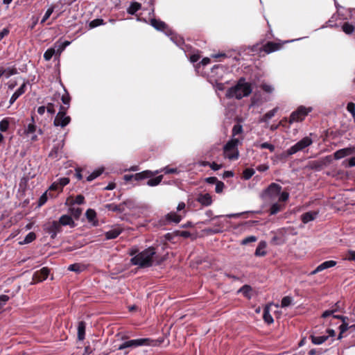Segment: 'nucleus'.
I'll return each mask as SVG.
<instances>
[{
    "label": "nucleus",
    "instance_id": "nucleus-1",
    "mask_svg": "<svg viewBox=\"0 0 355 355\" xmlns=\"http://www.w3.org/2000/svg\"><path fill=\"white\" fill-rule=\"evenodd\" d=\"M251 92V85L245 82L244 78H241L235 86L227 91L226 96L230 98L241 99L243 97L248 96Z\"/></svg>",
    "mask_w": 355,
    "mask_h": 355
},
{
    "label": "nucleus",
    "instance_id": "nucleus-2",
    "mask_svg": "<svg viewBox=\"0 0 355 355\" xmlns=\"http://www.w3.org/2000/svg\"><path fill=\"white\" fill-rule=\"evenodd\" d=\"M155 254V249L150 247L133 257L131 259V263L141 268L150 267L153 265V257Z\"/></svg>",
    "mask_w": 355,
    "mask_h": 355
},
{
    "label": "nucleus",
    "instance_id": "nucleus-3",
    "mask_svg": "<svg viewBox=\"0 0 355 355\" xmlns=\"http://www.w3.org/2000/svg\"><path fill=\"white\" fill-rule=\"evenodd\" d=\"M239 143V139L236 138H233L229 141L223 148L224 156L229 159H237L239 157L237 149Z\"/></svg>",
    "mask_w": 355,
    "mask_h": 355
},
{
    "label": "nucleus",
    "instance_id": "nucleus-4",
    "mask_svg": "<svg viewBox=\"0 0 355 355\" xmlns=\"http://www.w3.org/2000/svg\"><path fill=\"white\" fill-rule=\"evenodd\" d=\"M67 109L68 107H65V106H60L59 112L56 114L53 121L54 126L64 128L70 123L71 117L67 115Z\"/></svg>",
    "mask_w": 355,
    "mask_h": 355
},
{
    "label": "nucleus",
    "instance_id": "nucleus-5",
    "mask_svg": "<svg viewBox=\"0 0 355 355\" xmlns=\"http://www.w3.org/2000/svg\"><path fill=\"white\" fill-rule=\"evenodd\" d=\"M153 342L150 338H138L123 342L117 347L118 350H123L126 348H136L139 346L150 345Z\"/></svg>",
    "mask_w": 355,
    "mask_h": 355
},
{
    "label": "nucleus",
    "instance_id": "nucleus-6",
    "mask_svg": "<svg viewBox=\"0 0 355 355\" xmlns=\"http://www.w3.org/2000/svg\"><path fill=\"white\" fill-rule=\"evenodd\" d=\"M313 143L312 139L309 137H305L297 142L287 150V155H292L296 153L303 150L306 147L311 146Z\"/></svg>",
    "mask_w": 355,
    "mask_h": 355
},
{
    "label": "nucleus",
    "instance_id": "nucleus-7",
    "mask_svg": "<svg viewBox=\"0 0 355 355\" xmlns=\"http://www.w3.org/2000/svg\"><path fill=\"white\" fill-rule=\"evenodd\" d=\"M311 111V107L306 108L304 106L299 107L297 110L291 113L289 119V123L302 121Z\"/></svg>",
    "mask_w": 355,
    "mask_h": 355
},
{
    "label": "nucleus",
    "instance_id": "nucleus-8",
    "mask_svg": "<svg viewBox=\"0 0 355 355\" xmlns=\"http://www.w3.org/2000/svg\"><path fill=\"white\" fill-rule=\"evenodd\" d=\"M44 230L51 235V238L55 239L62 231V226L59 221H49L44 225Z\"/></svg>",
    "mask_w": 355,
    "mask_h": 355
},
{
    "label": "nucleus",
    "instance_id": "nucleus-9",
    "mask_svg": "<svg viewBox=\"0 0 355 355\" xmlns=\"http://www.w3.org/2000/svg\"><path fill=\"white\" fill-rule=\"evenodd\" d=\"M49 274V269L46 267H44L41 270L35 272L33 276V284L45 280L48 277Z\"/></svg>",
    "mask_w": 355,
    "mask_h": 355
},
{
    "label": "nucleus",
    "instance_id": "nucleus-10",
    "mask_svg": "<svg viewBox=\"0 0 355 355\" xmlns=\"http://www.w3.org/2000/svg\"><path fill=\"white\" fill-rule=\"evenodd\" d=\"M354 152V148L349 147L343 149H340L334 153V158L336 159H342L346 156L353 154Z\"/></svg>",
    "mask_w": 355,
    "mask_h": 355
},
{
    "label": "nucleus",
    "instance_id": "nucleus-11",
    "mask_svg": "<svg viewBox=\"0 0 355 355\" xmlns=\"http://www.w3.org/2000/svg\"><path fill=\"white\" fill-rule=\"evenodd\" d=\"M282 187L277 184L272 183L266 190V194L271 198L277 196L281 191Z\"/></svg>",
    "mask_w": 355,
    "mask_h": 355
},
{
    "label": "nucleus",
    "instance_id": "nucleus-12",
    "mask_svg": "<svg viewBox=\"0 0 355 355\" xmlns=\"http://www.w3.org/2000/svg\"><path fill=\"white\" fill-rule=\"evenodd\" d=\"M279 48L280 45L279 44L272 42H268L263 46L262 50L266 53H270L277 51Z\"/></svg>",
    "mask_w": 355,
    "mask_h": 355
},
{
    "label": "nucleus",
    "instance_id": "nucleus-13",
    "mask_svg": "<svg viewBox=\"0 0 355 355\" xmlns=\"http://www.w3.org/2000/svg\"><path fill=\"white\" fill-rule=\"evenodd\" d=\"M318 214V211H308L301 216L302 221L306 224L315 219Z\"/></svg>",
    "mask_w": 355,
    "mask_h": 355
},
{
    "label": "nucleus",
    "instance_id": "nucleus-14",
    "mask_svg": "<svg viewBox=\"0 0 355 355\" xmlns=\"http://www.w3.org/2000/svg\"><path fill=\"white\" fill-rule=\"evenodd\" d=\"M158 173L159 171H155V172H153L151 171H144L141 173H136L134 175V178L136 180H141L143 179L150 178L155 174H157Z\"/></svg>",
    "mask_w": 355,
    "mask_h": 355
},
{
    "label": "nucleus",
    "instance_id": "nucleus-15",
    "mask_svg": "<svg viewBox=\"0 0 355 355\" xmlns=\"http://www.w3.org/2000/svg\"><path fill=\"white\" fill-rule=\"evenodd\" d=\"M59 223H60L61 226L64 225H69L71 227H75L76 224L72 219V218L69 215H62L60 219Z\"/></svg>",
    "mask_w": 355,
    "mask_h": 355
},
{
    "label": "nucleus",
    "instance_id": "nucleus-16",
    "mask_svg": "<svg viewBox=\"0 0 355 355\" xmlns=\"http://www.w3.org/2000/svg\"><path fill=\"white\" fill-rule=\"evenodd\" d=\"M122 232V229L116 227L105 232L106 239H116Z\"/></svg>",
    "mask_w": 355,
    "mask_h": 355
},
{
    "label": "nucleus",
    "instance_id": "nucleus-17",
    "mask_svg": "<svg viewBox=\"0 0 355 355\" xmlns=\"http://www.w3.org/2000/svg\"><path fill=\"white\" fill-rule=\"evenodd\" d=\"M26 85L23 83L20 87L12 94L10 99V104L12 105L14 102L25 92Z\"/></svg>",
    "mask_w": 355,
    "mask_h": 355
},
{
    "label": "nucleus",
    "instance_id": "nucleus-18",
    "mask_svg": "<svg viewBox=\"0 0 355 355\" xmlns=\"http://www.w3.org/2000/svg\"><path fill=\"white\" fill-rule=\"evenodd\" d=\"M150 25L157 31H164L167 28V25L164 21L156 19L150 20Z\"/></svg>",
    "mask_w": 355,
    "mask_h": 355
},
{
    "label": "nucleus",
    "instance_id": "nucleus-19",
    "mask_svg": "<svg viewBox=\"0 0 355 355\" xmlns=\"http://www.w3.org/2000/svg\"><path fill=\"white\" fill-rule=\"evenodd\" d=\"M198 202H199L202 205L209 206L211 204L212 200L211 196L209 193H205L200 195L198 198Z\"/></svg>",
    "mask_w": 355,
    "mask_h": 355
},
{
    "label": "nucleus",
    "instance_id": "nucleus-20",
    "mask_svg": "<svg viewBox=\"0 0 355 355\" xmlns=\"http://www.w3.org/2000/svg\"><path fill=\"white\" fill-rule=\"evenodd\" d=\"M272 305V304H268L265 306L263 310V320L266 322L268 324H272L273 322V318L272 315L270 313V307Z\"/></svg>",
    "mask_w": 355,
    "mask_h": 355
},
{
    "label": "nucleus",
    "instance_id": "nucleus-21",
    "mask_svg": "<svg viewBox=\"0 0 355 355\" xmlns=\"http://www.w3.org/2000/svg\"><path fill=\"white\" fill-rule=\"evenodd\" d=\"M266 248V242L261 241L259 243V245L255 250L254 254L257 257H263V256L266 255V252L265 251Z\"/></svg>",
    "mask_w": 355,
    "mask_h": 355
},
{
    "label": "nucleus",
    "instance_id": "nucleus-22",
    "mask_svg": "<svg viewBox=\"0 0 355 355\" xmlns=\"http://www.w3.org/2000/svg\"><path fill=\"white\" fill-rule=\"evenodd\" d=\"M85 323L83 321L79 322L78 325V338L80 340L85 338Z\"/></svg>",
    "mask_w": 355,
    "mask_h": 355
},
{
    "label": "nucleus",
    "instance_id": "nucleus-23",
    "mask_svg": "<svg viewBox=\"0 0 355 355\" xmlns=\"http://www.w3.org/2000/svg\"><path fill=\"white\" fill-rule=\"evenodd\" d=\"M17 69L15 68H7L3 69L0 67V76H5L6 78H9L10 76L16 74Z\"/></svg>",
    "mask_w": 355,
    "mask_h": 355
},
{
    "label": "nucleus",
    "instance_id": "nucleus-24",
    "mask_svg": "<svg viewBox=\"0 0 355 355\" xmlns=\"http://www.w3.org/2000/svg\"><path fill=\"white\" fill-rule=\"evenodd\" d=\"M328 336H311V341L315 345H320L324 343L328 339Z\"/></svg>",
    "mask_w": 355,
    "mask_h": 355
},
{
    "label": "nucleus",
    "instance_id": "nucleus-25",
    "mask_svg": "<svg viewBox=\"0 0 355 355\" xmlns=\"http://www.w3.org/2000/svg\"><path fill=\"white\" fill-rule=\"evenodd\" d=\"M141 3L138 2H132L127 9V12L130 15H135L136 12L141 9Z\"/></svg>",
    "mask_w": 355,
    "mask_h": 355
},
{
    "label": "nucleus",
    "instance_id": "nucleus-26",
    "mask_svg": "<svg viewBox=\"0 0 355 355\" xmlns=\"http://www.w3.org/2000/svg\"><path fill=\"white\" fill-rule=\"evenodd\" d=\"M278 107H275L274 109L270 110L269 112H268L267 113H266L263 117L261 119V122H267L269 119H270L271 118H272L275 114L277 113V112L278 111Z\"/></svg>",
    "mask_w": 355,
    "mask_h": 355
},
{
    "label": "nucleus",
    "instance_id": "nucleus-27",
    "mask_svg": "<svg viewBox=\"0 0 355 355\" xmlns=\"http://www.w3.org/2000/svg\"><path fill=\"white\" fill-rule=\"evenodd\" d=\"M336 265V261L333 260L326 261L318 266V270L321 271L334 267Z\"/></svg>",
    "mask_w": 355,
    "mask_h": 355
},
{
    "label": "nucleus",
    "instance_id": "nucleus-28",
    "mask_svg": "<svg viewBox=\"0 0 355 355\" xmlns=\"http://www.w3.org/2000/svg\"><path fill=\"white\" fill-rule=\"evenodd\" d=\"M31 121L32 122L28 125L26 129L25 130V133L26 135L33 134L36 131L37 127L35 125V120L33 116H32L31 117Z\"/></svg>",
    "mask_w": 355,
    "mask_h": 355
},
{
    "label": "nucleus",
    "instance_id": "nucleus-29",
    "mask_svg": "<svg viewBox=\"0 0 355 355\" xmlns=\"http://www.w3.org/2000/svg\"><path fill=\"white\" fill-rule=\"evenodd\" d=\"M166 218L168 220L173 221L175 223H178L182 219L181 216L177 214L175 212H171L168 214Z\"/></svg>",
    "mask_w": 355,
    "mask_h": 355
},
{
    "label": "nucleus",
    "instance_id": "nucleus-30",
    "mask_svg": "<svg viewBox=\"0 0 355 355\" xmlns=\"http://www.w3.org/2000/svg\"><path fill=\"white\" fill-rule=\"evenodd\" d=\"M162 175H159L155 178L150 179L147 182V185L150 187L157 186L162 182Z\"/></svg>",
    "mask_w": 355,
    "mask_h": 355
},
{
    "label": "nucleus",
    "instance_id": "nucleus-31",
    "mask_svg": "<svg viewBox=\"0 0 355 355\" xmlns=\"http://www.w3.org/2000/svg\"><path fill=\"white\" fill-rule=\"evenodd\" d=\"M68 269L71 271L76 272L77 273H79L84 270L85 266L83 265L79 264V263H74L71 264L69 266Z\"/></svg>",
    "mask_w": 355,
    "mask_h": 355
},
{
    "label": "nucleus",
    "instance_id": "nucleus-32",
    "mask_svg": "<svg viewBox=\"0 0 355 355\" xmlns=\"http://www.w3.org/2000/svg\"><path fill=\"white\" fill-rule=\"evenodd\" d=\"M36 238V235L34 232H29L25 237L23 241L19 242V244H27L33 241Z\"/></svg>",
    "mask_w": 355,
    "mask_h": 355
},
{
    "label": "nucleus",
    "instance_id": "nucleus-33",
    "mask_svg": "<svg viewBox=\"0 0 355 355\" xmlns=\"http://www.w3.org/2000/svg\"><path fill=\"white\" fill-rule=\"evenodd\" d=\"M106 208L108 209L110 211H116V212H122L123 211V207L121 205H117L116 204L112 203V204H107L105 205Z\"/></svg>",
    "mask_w": 355,
    "mask_h": 355
},
{
    "label": "nucleus",
    "instance_id": "nucleus-34",
    "mask_svg": "<svg viewBox=\"0 0 355 355\" xmlns=\"http://www.w3.org/2000/svg\"><path fill=\"white\" fill-rule=\"evenodd\" d=\"M342 29L346 34H352L354 31V26L346 22L343 25Z\"/></svg>",
    "mask_w": 355,
    "mask_h": 355
},
{
    "label": "nucleus",
    "instance_id": "nucleus-35",
    "mask_svg": "<svg viewBox=\"0 0 355 355\" xmlns=\"http://www.w3.org/2000/svg\"><path fill=\"white\" fill-rule=\"evenodd\" d=\"M252 291V288L250 286L245 285L242 288H240L239 292L242 293L245 297H250V293Z\"/></svg>",
    "mask_w": 355,
    "mask_h": 355
},
{
    "label": "nucleus",
    "instance_id": "nucleus-36",
    "mask_svg": "<svg viewBox=\"0 0 355 355\" xmlns=\"http://www.w3.org/2000/svg\"><path fill=\"white\" fill-rule=\"evenodd\" d=\"M102 173H103L102 169L96 170L93 173H92L89 175H88V177L87 178V180L89 182L92 181L93 180L98 178Z\"/></svg>",
    "mask_w": 355,
    "mask_h": 355
},
{
    "label": "nucleus",
    "instance_id": "nucleus-37",
    "mask_svg": "<svg viewBox=\"0 0 355 355\" xmlns=\"http://www.w3.org/2000/svg\"><path fill=\"white\" fill-rule=\"evenodd\" d=\"M55 49H47L45 53H44V58L46 60V61H49L51 59V58L53 57V55L55 54Z\"/></svg>",
    "mask_w": 355,
    "mask_h": 355
},
{
    "label": "nucleus",
    "instance_id": "nucleus-38",
    "mask_svg": "<svg viewBox=\"0 0 355 355\" xmlns=\"http://www.w3.org/2000/svg\"><path fill=\"white\" fill-rule=\"evenodd\" d=\"M96 212L94 210L89 209L86 211V217L89 221L92 222L96 218Z\"/></svg>",
    "mask_w": 355,
    "mask_h": 355
},
{
    "label": "nucleus",
    "instance_id": "nucleus-39",
    "mask_svg": "<svg viewBox=\"0 0 355 355\" xmlns=\"http://www.w3.org/2000/svg\"><path fill=\"white\" fill-rule=\"evenodd\" d=\"M292 303V298L289 296H286L283 297L282 300L281 306L282 307H287L290 306Z\"/></svg>",
    "mask_w": 355,
    "mask_h": 355
},
{
    "label": "nucleus",
    "instance_id": "nucleus-40",
    "mask_svg": "<svg viewBox=\"0 0 355 355\" xmlns=\"http://www.w3.org/2000/svg\"><path fill=\"white\" fill-rule=\"evenodd\" d=\"M243 131V128L241 125L236 124L234 125L232 128V136L235 137L236 135L241 134Z\"/></svg>",
    "mask_w": 355,
    "mask_h": 355
},
{
    "label": "nucleus",
    "instance_id": "nucleus-41",
    "mask_svg": "<svg viewBox=\"0 0 355 355\" xmlns=\"http://www.w3.org/2000/svg\"><path fill=\"white\" fill-rule=\"evenodd\" d=\"M254 173V171L252 168H246L243 171V178L245 180H249Z\"/></svg>",
    "mask_w": 355,
    "mask_h": 355
},
{
    "label": "nucleus",
    "instance_id": "nucleus-42",
    "mask_svg": "<svg viewBox=\"0 0 355 355\" xmlns=\"http://www.w3.org/2000/svg\"><path fill=\"white\" fill-rule=\"evenodd\" d=\"M280 209H281V206L277 203H275L270 207V214L271 215L276 214L277 212H279L280 211Z\"/></svg>",
    "mask_w": 355,
    "mask_h": 355
},
{
    "label": "nucleus",
    "instance_id": "nucleus-43",
    "mask_svg": "<svg viewBox=\"0 0 355 355\" xmlns=\"http://www.w3.org/2000/svg\"><path fill=\"white\" fill-rule=\"evenodd\" d=\"M70 211H71V215L75 218H78L79 216L81 214L82 210L80 208H74V207H73V208L70 209Z\"/></svg>",
    "mask_w": 355,
    "mask_h": 355
},
{
    "label": "nucleus",
    "instance_id": "nucleus-44",
    "mask_svg": "<svg viewBox=\"0 0 355 355\" xmlns=\"http://www.w3.org/2000/svg\"><path fill=\"white\" fill-rule=\"evenodd\" d=\"M257 239L255 236H250L243 239L241 243V245H247L249 243L255 242Z\"/></svg>",
    "mask_w": 355,
    "mask_h": 355
},
{
    "label": "nucleus",
    "instance_id": "nucleus-45",
    "mask_svg": "<svg viewBox=\"0 0 355 355\" xmlns=\"http://www.w3.org/2000/svg\"><path fill=\"white\" fill-rule=\"evenodd\" d=\"M53 7L49 8L46 10V13L44 14L42 19L41 20V24H44L49 18V17L53 13Z\"/></svg>",
    "mask_w": 355,
    "mask_h": 355
},
{
    "label": "nucleus",
    "instance_id": "nucleus-46",
    "mask_svg": "<svg viewBox=\"0 0 355 355\" xmlns=\"http://www.w3.org/2000/svg\"><path fill=\"white\" fill-rule=\"evenodd\" d=\"M9 127V122L7 119H4L0 122V130L6 131Z\"/></svg>",
    "mask_w": 355,
    "mask_h": 355
},
{
    "label": "nucleus",
    "instance_id": "nucleus-47",
    "mask_svg": "<svg viewBox=\"0 0 355 355\" xmlns=\"http://www.w3.org/2000/svg\"><path fill=\"white\" fill-rule=\"evenodd\" d=\"M261 88L267 93H272L274 91V87L272 85L263 83L261 85Z\"/></svg>",
    "mask_w": 355,
    "mask_h": 355
},
{
    "label": "nucleus",
    "instance_id": "nucleus-48",
    "mask_svg": "<svg viewBox=\"0 0 355 355\" xmlns=\"http://www.w3.org/2000/svg\"><path fill=\"white\" fill-rule=\"evenodd\" d=\"M347 111L352 114V116L355 118V104L354 103H349L347 106Z\"/></svg>",
    "mask_w": 355,
    "mask_h": 355
},
{
    "label": "nucleus",
    "instance_id": "nucleus-49",
    "mask_svg": "<svg viewBox=\"0 0 355 355\" xmlns=\"http://www.w3.org/2000/svg\"><path fill=\"white\" fill-rule=\"evenodd\" d=\"M46 110L48 113L53 114L55 112V104L53 103H49L46 106Z\"/></svg>",
    "mask_w": 355,
    "mask_h": 355
},
{
    "label": "nucleus",
    "instance_id": "nucleus-50",
    "mask_svg": "<svg viewBox=\"0 0 355 355\" xmlns=\"http://www.w3.org/2000/svg\"><path fill=\"white\" fill-rule=\"evenodd\" d=\"M103 24V20L101 19H94L92 20L90 24H89V26L91 28H94V27H96V26H98L101 24Z\"/></svg>",
    "mask_w": 355,
    "mask_h": 355
},
{
    "label": "nucleus",
    "instance_id": "nucleus-51",
    "mask_svg": "<svg viewBox=\"0 0 355 355\" xmlns=\"http://www.w3.org/2000/svg\"><path fill=\"white\" fill-rule=\"evenodd\" d=\"M50 191H57L58 192H61L62 190L60 187V185L58 184V182H53L51 187H49Z\"/></svg>",
    "mask_w": 355,
    "mask_h": 355
},
{
    "label": "nucleus",
    "instance_id": "nucleus-52",
    "mask_svg": "<svg viewBox=\"0 0 355 355\" xmlns=\"http://www.w3.org/2000/svg\"><path fill=\"white\" fill-rule=\"evenodd\" d=\"M60 153V148L59 147H53V148L51 150V151L49 153V157L52 158H56Z\"/></svg>",
    "mask_w": 355,
    "mask_h": 355
},
{
    "label": "nucleus",
    "instance_id": "nucleus-53",
    "mask_svg": "<svg viewBox=\"0 0 355 355\" xmlns=\"http://www.w3.org/2000/svg\"><path fill=\"white\" fill-rule=\"evenodd\" d=\"M260 148L269 149L270 152H273L275 150V146H273L268 142L262 143L260 145Z\"/></svg>",
    "mask_w": 355,
    "mask_h": 355
},
{
    "label": "nucleus",
    "instance_id": "nucleus-54",
    "mask_svg": "<svg viewBox=\"0 0 355 355\" xmlns=\"http://www.w3.org/2000/svg\"><path fill=\"white\" fill-rule=\"evenodd\" d=\"M223 188H224V183L220 182V181H218L216 183V188H215V191L216 193H221L223 190Z\"/></svg>",
    "mask_w": 355,
    "mask_h": 355
},
{
    "label": "nucleus",
    "instance_id": "nucleus-55",
    "mask_svg": "<svg viewBox=\"0 0 355 355\" xmlns=\"http://www.w3.org/2000/svg\"><path fill=\"white\" fill-rule=\"evenodd\" d=\"M58 182L60 185L61 189H62L63 187L69 184V179L68 178H62L59 179Z\"/></svg>",
    "mask_w": 355,
    "mask_h": 355
},
{
    "label": "nucleus",
    "instance_id": "nucleus-56",
    "mask_svg": "<svg viewBox=\"0 0 355 355\" xmlns=\"http://www.w3.org/2000/svg\"><path fill=\"white\" fill-rule=\"evenodd\" d=\"M347 260L349 261H355V251L350 250L347 252L346 254V257L345 258Z\"/></svg>",
    "mask_w": 355,
    "mask_h": 355
},
{
    "label": "nucleus",
    "instance_id": "nucleus-57",
    "mask_svg": "<svg viewBox=\"0 0 355 355\" xmlns=\"http://www.w3.org/2000/svg\"><path fill=\"white\" fill-rule=\"evenodd\" d=\"M61 99H62V103L64 105H67L66 107L69 108V102H70V97H69V94H66L63 95L62 96Z\"/></svg>",
    "mask_w": 355,
    "mask_h": 355
},
{
    "label": "nucleus",
    "instance_id": "nucleus-58",
    "mask_svg": "<svg viewBox=\"0 0 355 355\" xmlns=\"http://www.w3.org/2000/svg\"><path fill=\"white\" fill-rule=\"evenodd\" d=\"M85 198L82 195H78L76 197L74 200V203L78 205H81L84 202Z\"/></svg>",
    "mask_w": 355,
    "mask_h": 355
},
{
    "label": "nucleus",
    "instance_id": "nucleus-59",
    "mask_svg": "<svg viewBox=\"0 0 355 355\" xmlns=\"http://www.w3.org/2000/svg\"><path fill=\"white\" fill-rule=\"evenodd\" d=\"M46 200H47V197H46V192L40 197L39 205L41 206V205H44L46 202Z\"/></svg>",
    "mask_w": 355,
    "mask_h": 355
},
{
    "label": "nucleus",
    "instance_id": "nucleus-60",
    "mask_svg": "<svg viewBox=\"0 0 355 355\" xmlns=\"http://www.w3.org/2000/svg\"><path fill=\"white\" fill-rule=\"evenodd\" d=\"M349 329V326H348V324L345 323V322H343L340 326V333L341 334H343L345 331H346L347 329Z\"/></svg>",
    "mask_w": 355,
    "mask_h": 355
},
{
    "label": "nucleus",
    "instance_id": "nucleus-61",
    "mask_svg": "<svg viewBox=\"0 0 355 355\" xmlns=\"http://www.w3.org/2000/svg\"><path fill=\"white\" fill-rule=\"evenodd\" d=\"M9 33V31L7 28H3L0 31V41L8 34Z\"/></svg>",
    "mask_w": 355,
    "mask_h": 355
},
{
    "label": "nucleus",
    "instance_id": "nucleus-62",
    "mask_svg": "<svg viewBox=\"0 0 355 355\" xmlns=\"http://www.w3.org/2000/svg\"><path fill=\"white\" fill-rule=\"evenodd\" d=\"M288 196H289V195H288V193L287 192H283L280 195L279 200H281V201H286V200H288Z\"/></svg>",
    "mask_w": 355,
    "mask_h": 355
},
{
    "label": "nucleus",
    "instance_id": "nucleus-63",
    "mask_svg": "<svg viewBox=\"0 0 355 355\" xmlns=\"http://www.w3.org/2000/svg\"><path fill=\"white\" fill-rule=\"evenodd\" d=\"M211 169L214 171H218L221 168V165H219L215 162H213L211 164H209Z\"/></svg>",
    "mask_w": 355,
    "mask_h": 355
},
{
    "label": "nucleus",
    "instance_id": "nucleus-64",
    "mask_svg": "<svg viewBox=\"0 0 355 355\" xmlns=\"http://www.w3.org/2000/svg\"><path fill=\"white\" fill-rule=\"evenodd\" d=\"M268 166L266 165V164H261V165H259L257 166V170L259 171H261V172H263V171H266L268 169Z\"/></svg>",
    "mask_w": 355,
    "mask_h": 355
}]
</instances>
